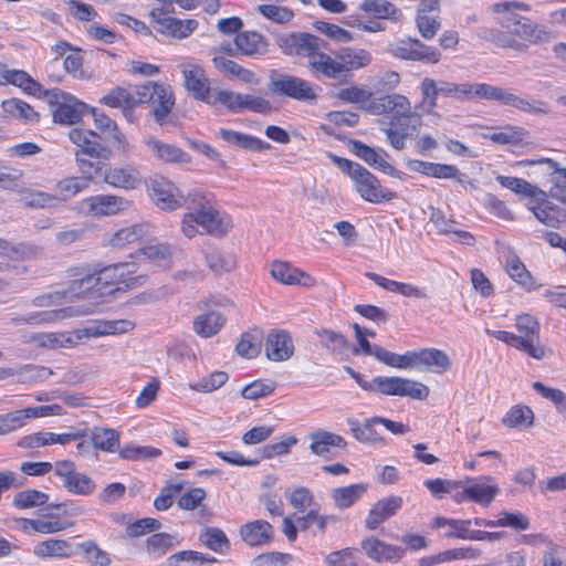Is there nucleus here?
Returning a JSON list of instances; mask_svg holds the SVG:
<instances>
[{
  "instance_id": "48",
  "label": "nucleus",
  "mask_w": 566,
  "mask_h": 566,
  "mask_svg": "<svg viewBox=\"0 0 566 566\" xmlns=\"http://www.w3.org/2000/svg\"><path fill=\"white\" fill-rule=\"evenodd\" d=\"M49 501V494L34 489L18 492L13 497V506L19 510L33 509L45 505Z\"/></svg>"
},
{
  "instance_id": "36",
  "label": "nucleus",
  "mask_w": 566,
  "mask_h": 566,
  "mask_svg": "<svg viewBox=\"0 0 566 566\" xmlns=\"http://www.w3.org/2000/svg\"><path fill=\"white\" fill-rule=\"evenodd\" d=\"M496 181L517 195H523L534 200L545 201L546 192L524 179L500 175L496 177Z\"/></svg>"
},
{
  "instance_id": "41",
  "label": "nucleus",
  "mask_w": 566,
  "mask_h": 566,
  "mask_svg": "<svg viewBox=\"0 0 566 566\" xmlns=\"http://www.w3.org/2000/svg\"><path fill=\"white\" fill-rule=\"evenodd\" d=\"M216 562L213 556L196 551H181L167 558L168 566H207Z\"/></svg>"
},
{
  "instance_id": "60",
  "label": "nucleus",
  "mask_w": 566,
  "mask_h": 566,
  "mask_svg": "<svg viewBox=\"0 0 566 566\" xmlns=\"http://www.w3.org/2000/svg\"><path fill=\"white\" fill-rule=\"evenodd\" d=\"M373 356L390 367L411 368V352H407L405 355H398L378 345Z\"/></svg>"
},
{
  "instance_id": "63",
  "label": "nucleus",
  "mask_w": 566,
  "mask_h": 566,
  "mask_svg": "<svg viewBox=\"0 0 566 566\" xmlns=\"http://www.w3.org/2000/svg\"><path fill=\"white\" fill-rule=\"evenodd\" d=\"M527 135L523 127L506 126L503 132L493 133L490 140L499 145H517L522 143Z\"/></svg>"
},
{
  "instance_id": "49",
  "label": "nucleus",
  "mask_w": 566,
  "mask_h": 566,
  "mask_svg": "<svg viewBox=\"0 0 566 566\" xmlns=\"http://www.w3.org/2000/svg\"><path fill=\"white\" fill-rule=\"evenodd\" d=\"M4 78L6 84L15 85L32 95L42 91L41 84L22 70H7Z\"/></svg>"
},
{
  "instance_id": "56",
  "label": "nucleus",
  "mask_w": 566,
  "mask_h": 566,
  "mask_svg": "<svg viewBox=\"0 0 566 566\" xmlns=\"http://www.w3.org/2000/svg\"><path fill=\"white\" fill-rule=\"evenodd\" d=\"M507 274L518 284L527 290L534 287V282L531 273L526 270L525 265L520 261L516 255L507 259L506 263Z\"/></svg>"
},
{
  "instance_id": "18",
  "label": "nucleus",
  "mask_w": 566,
  "mask_h": 566,
  "mask_svg": "<svg viewBox=\"0 0 566 566\" xmlns=\"http://www.w3.org/2000/svg\"><path fill=\"white\" fill-rule=\"evenodd\" d=\"M82 210L93 216L115 214L128 207V201L119 196L97 195L82 201Z\"/></svg>"
},
{
  "instance_id": "30",
  "label": "nucleus",
  "mask_w": 566,
  "mask_h": 566,
  "mask_svg": "<svg viewBox=\"0 0 566 566\" xmlns=\"http://www.w3.org/2000/svg\"><path fill=\"white\" fill-rule=\"evenodd\" d=\"M145 144L151 151L153 156L165 163H187L189 161L188 154L181 148L164 143L155 137L145 139Z\"/></svg>"
},
{
  "instance_id": "1",
  "label": "nucleus",
  "mask_w": 566,
  "mask_h": 566,
  "mask_svg": "<svg viewBox=\"0 0 566 566\" xmlns=\"http://www.w3.org/2000/svg\"><path fill=\"white\" fill-rule=\"evenodd\" d=\"M363 108L373 115H388V122L380 119L379 124L385 125L381 129L396 150L403 149L406 140L415 138L422 126L421 115L412 111L409 98L401 94L374 98Z\"/></svg>"
},
{
  "instance_id": "8",
  "label": "nucleus",
  "mask_w": 566,
  "mask_h": 566,
  "mask_svg": "<svg viewBox=\"0 0 566 566\" xmlns=\"http://www.w3.org/2000/svg\"><path fill=\"white\" fill-rule=\"evenodd\" d=\"M44 96L51 106L53 120L56 124L75 125L90 111L87 104L60 88L46 90Z\"/></svg>"
},
{
  "instance_id": "5",
  "label": "nucleus",
  "mask_w": 566,
  "mask_h": 566,
  "mask_svg": "<svg viewBox=\"0 0 566 566\" xmlns=\"http://www.w3.org/2000/svg\"><path fill=\"white\" fill-rule=\"evenodd\" d=\"M137 102L148 104L150 107L149 116L159 126L170 123V114L175 106V94L169 85L147 81L142 85H136Z\"/></svg>"
},
{
  "instance_id": "43",
  "label": "nucleus",
  "mask_w": 566,
  "mask_h": 566,
  "mask_svg": "<svg viewBox=\"0 0 566 566\" xmlns=\"http://www.w3.org/2000/svg\"><path fill=\"white\" fill-rule=\"evenodd\" d=\"M178 545L176 537L168 533H156L146 539L147 554L153 558H160Z\"/></svg>"
},
{
  "instance_id": "32",
  "label": "nucleus",
  "mask_w": 566,
  "mask_h": 566,
  "mask_svg": "<svg viewBox=\"0 0 566 566\" xmlns=\"http://www.w3.org/2000/svg\"><path fill=\"white\" fill-rule=\"evenodd\" d=\"M234 44L244 55H263L268 52V42L264 36L254 31L240 32L235 35Z\"/></svg>"
},
{
  "instance_id": "12",
  "label": "nucleus",
  "mask_w": 566,
  "mask_h": 566,
  "mask_svg": "<svg viewBox=\"0 0 566 566\" xmlns=\"http://www.w3.org/2000/svg\"><path fill=\"white\" fill-rule=\"evenodd\" d=\"M54 472L63 480L65 490L72 494L86 496L95 491V482L87 474L77 472L75 463L70 460L55 462Z\"/></svg>"
},
{
  "instance_id": "10",
  "label": "nucleus",
  "mask_w": 566,
  "mask_h": 566,
  "mask_svg": "<svg viewBox=\"0 0 566 566\" xmlns=\"http://www.w3.org/2000/svg\"><path fill=\"white\" fill-rule=\"evenodd\" d=\"M69 138L80 148L75 154L98 160H109L113 156L112 148L103 143L104 138L97 132L73 128L69 132Z\"/></svg>"
},
{
  "instance_id": "19",
  "label": "nucleus",
  "mask_w": 566,
  "mask_h": 566,
  "mask_svg": "<svg viewBox=\"0 0 566 566\" xmlns=\"http://www.w3.org/2000/svg\"><path fill=\"white\" fill-rule=\"evenodd\" d=\"M294 344L286 331L273 329L268 334L265 355L272 361H284L293 356Z\"/></svg>"
},
{
  "instance_id": "39",
  "label": "nucleus",
  "mask_w": 566,
  "mask_h": 566,
  "mask_svg": "<svg viewBox=\"0 0 566 566\" xmlns=\"http://www.w3.org/2000/svg\"><path fill=\"white\" fill-rule=\"evenodd\" d=\"M547 198V196L545 197ZM537 206L531 208L536 219L543 224L557 228L566 219V212L558 210L552 202L536 200Z\"/></svg>"
},
{
  "instance_id": "38",
  "label": "nucleus",
  "mask_w": 566,
  "mask_h": 566,
  "mask_svg": "<svg viewBox=\"0 0 566 566\" xmlns=\"http://www.w3.org/2000/svg\"><path fill=\"white\" fill-rule=\"evenodd\" d=\"M2 108L7 114L23 120L25 124H35L40 120V114L27 102L19 98L3 101Z\"/></svg>"
},
{
  "instance_id": "61",
  "label": "nucleus",
  "mask_w": 566,
  "mask_h": 566,
  "mask_svg": "<svg viewBox=\"0 0 566 566\" xmlns=\"http://www.w3.org/2000/svg\"><path fill=\"white\" fill-rule=\"evenodd\" d=\"M536 164L546 165L552 170L551 181L557 189L566 188V168H560L557 161L551 158H541L538 160L527 159L520 163L523 166Z\"/></svg>"
},
{
  "instance_id": "15",
  "label": "nucleus",
  "mask_w": 566,
  "mask_h": 566,
  "mask_svg": "<svg viewBox=\"0 0 566 566\" xmlns=\"http://www.w3.org/2000/svg\"><path fill=\"white\" fill-rule=\"evenodd\" d=\"M96 129L103 135L104 142L112 144L118 151L127 153L129 144L115 120L96 108H90Z\"/></svg>"
},
{
  "instance_id": "31",
  "label": "nucleus",
  "mask_w": 566,
  "mask_h": 566,
  "mask_svg": "<svg viewBox=\"0 0 566 566\" xmlns=\"http://www.w3.org/2000/svg\"><path fill=\"white\" fill-rule=\"evenodd\" d=\"M221 138L230 144L234 145L239 148L251 150V151H263L271 148V145L258 137L252 135L243 134L235 130H230L226 128H221L219 132Z\"/></svg>"
},
{
  "instance_id": "44",
  "label": "nucleus",
  "mask_w": 566,
  "mask_h": 566,
  "mask_svg": "<svg viewBox=\"0 0 566 566\" xmlns=\"http://www.w3.org/2000/svg\"><path fill=\"white\" fill-rule=\"evenodd\" d=\"M91 440L96 449L105 452H115L119 448V433L115 429L95 427Z\"/></svg>"
},
{
  "instance_id": "22",
  "label": "nucleus",
  "mask_w": 566,
  "mask_h": 566,
  "mask_svg": "<svg viewBox=\"0 0 566 566\" xmlns=\"http://www.w3.org/2000/svg\"><path fill=\"white\" fill-rule=\"evenodd\" d=\"M531 7L522 1H502L493 4V11L499 14L497 23L510 31L512 34L514 28H517L521 22L526 18L518 13V11H530Z\"/></svg>"
},
{
  "instance_id": "23",
  "label": "nucleus",
  "mask_w": 566,
  "mask_h": 566,
  "mask_svg": "<svg viewBox=\"0 0 566 566\" xmlns=\"http://www.w3.org/2000/svg\"><path fill=\"white\" fill-rule=\"evenodd\" d=\"M401 506L402 499L398 495H390L377 501L369 510L365 526L368 530H376L382 522L394 516Z\"/></svg>"
},
{
  "instance_id": "46",
  "label": "nucleus",
  "mask_w": 566,
  "mask_h": 566,
  "mask_svg": "<svg viewBox=\"0 0 566 566\" xmlns=\"http://www.w3.org/2000/svg\"><path fill=\"white\" fill-rule=\"evenodd\" d=\"M315 334L319 339V345L326 348L332 354H343L349 347L348 339L338 332L327 328H321L316 329Z\"/></svg>"
},
{
  "instance_id": "24",
  "label": "nucleus",
  "mask_w": 566,
  "mask_h": 566,
  "mask_svg": "<svg viewBox=\"0 0 566 566\" xmlns=\"http://www.w3.org/2000/svg\"><path fill=\"white\" fill-rule=\"evenodd\" d=\"M492 481V476L489 475L467 479L464 482L469 500L483 506H489L495 495L500 492L496 484H490Z\"/></svg>"
},
{
  "instance_id": "13",
  "label": "nucleus",
  "mask_w": 566,
  "mask_h": 566,
  "mask_svg": "<svg viewBox=\"0 0 566 566\" xmlns=\"http://www.w3.org/2000/svg\"><path fill=\"white\" fill-rule=\"evenodd\" d=\"M354 181L356 191L368 202L380 203L390 201L396 197L392 191L382 188L378 178L366 168L357 174V178Z\"/></svg>"
},
{
  "instance_id": "53",
  "label": "nucleus",
  "mask_w": 566,
  "mask_h": 566,
  "mask_svg": "<svg viewBox=\"0 0 566 566\" xmlns=\"http://www.w3.org/2000/svg\"><path fill=\"white\" fill-rule=\"evenodd\" d=\"M506 91L505 88L486 83L470 84V95H468V98L496 101L503 105Z\"/></svg>"
},
{
  "instance_id": "21",
  "label": "nucleus",
  "mask_w": 566,
  "mask_h": 566,
  "mask_svg": "<svg viewBox=\"0 0 566 566\" xmlns=\"http://www.w3.org/2000/svg\"><path fill=\"white\" fill-rule=\"evenodd\" d=\"M240 536L249 546H264L274 539V527L265 520L247 522L240 527Z\"/></svg>"
},
{
  "instance_id": "51",
  "label": "nucleus",
  "mask_w": 566,
  "mask_h": 566,
  "mask_svg": "<svg viewBox=\"0 0 566 566\" xmlns=\"http://www.w3.org/2000/svg\"><path fill=\"white\" fill-rule=\"evenodd\" d=\"M534 421V412L527 406H514L503 418V423L509 428L531 427Z\"/></svg>"
},
{
  "instance_id": "59",
  "label": "nucleus",
  "mask_w": 566,
  "mask_h": 566,
  "mask_svg": "<svg viewBox=\"0 0 566 566\" xmlns=\"http://www.w3.org/2000/svg\"><path fill=\"white\" fill-rule=\"evenodd\" d=\"M145 233L146 229L144 224H133L115 232L111 239V244L113 247L120 248L128 243L138 241L145 235Z\"/></svg>"
},
{
  "instance_id": "55",
  "label": "nucleus",
  "mask_w": 566,
  "mask_h": 566,
  "mask_svg": "<svg viewBox=\"0 0 566 566\" xmlns=\"http://www.w3.org/2000/svg\"><path fill=\"white\" fill-rule=\"evenodd\" d=\"M201 542L216 553H224L230 548L226 533L218 527H207L200 535Z\"/></svg>"
},
{
  "instance_id": "54",
  "label": "nucleus",
  "mask_w": 566,
  "mask_h": 566,
  "mask_svg": "<svg viewBox=\"0 0 566 566\" xmlns=\"http://www.w3.org/2000/svg\"><path fill=\"white\" fill-rule=\"evenodd\" d=\"M136 97V85L133 91L116 86L112 88L108 94L104 95L99 99V103L113 108H123L125 105H128V103H133Z\"/></svg>"
},
{
  "instance_id": "4",
  "label": "nucleus",
  "mask_w": 566,
  "mask_h": 566,
  "mask_svg": "<svg viewBox=\"0 0 566 566\" xmlns=\"http://www.w3.org/2000/svg\"><path fill=\"white\" fill-rule=\"evenodd\" d=\"M185 205L188 214L197 219V226L214 237H223L232 227L231 219L216 208L214 196L210 192L192 190L185 198Z\"/></svg>"
},
{
  "instance_id": "2",
  "label": "nucleus",
  "mask_w": 566,
  "mask_h": 566,
  "mask_svg": "<svg viewBox=\"0 0 566 566\" xmlns=\"http://www.w3.org/2000/svg\"><path fill=\"white\" fill-rule=\"evenodd\" d=\"M371 61L373 56L367 50L347 46L339 49L334 57L327 53L321 56L319 62L315 63V69L319 71L321 78L347 83L354 70L366 67Z\"/></svg>"
},
{
  "instance_id": "40",
  "label": "nucleus",
  "mask_w": 566,
  "mask_h": 566,
  "mask_svg": "<svg viewBox=\"0 0 566 566\" xmlns=\"http://www.w3.org/2000/svg\"><path fill=\"white\" fill-rule=\"evenodd\" d=\"M202 252L208 268L218 275L230 272L235 266V259L229 253H223L216 248H208Z\"/></svg>"
},
{
  "instance_id": "45",
  "label": "nucleus",
  "mask_w": 566,
  "mask_h": 566,
  "mask_svg": "<svg viewBox=\"0 0 566 566\" xmlns=\"http://www.w3.org/2000/svg\"><path fill=\"white\" fill-rule=\"evenodd\" d=\"M34 555L41 558L46 557H70L71 545L65 539L49 538L35 545Z\"/></svg>"
},
{
  "instance_id": "26",
  "label": "nucleus",
  "mask_w": 566,
  "mask_h": 566,
  "mask_svg": "<svg viewBox=\"0 0 566 566\" xmlns=\"http://www.w3.org/2000/svg\"><path fill=\"white\" fill-rule=\"evenodd\" d=\"M363 549L366 554L376 562H399L406 549L400 546L387 544L378 538H367L361 543Z\"/></svg>"
},
{
  "instance_id": "25",
  "label": "nucleus",
  "mask_w": 566,
  "mask_h": 566,
  "mask_svg": "<svg viewBox=\"0 0 566 566\" xmlns=\"http://www.w3.org/2000/svg\"><path fill=\"white\" fill-rule=\"evenodd\" d=\"M150 191L153 201L163 210H175L181 206L178 189L164 178L154 180Z\"/></svg>"
},
{
  "instance_id": "52",
  "label": "nucleus",
  "mask_w": 566,
  "mask_h": 566,
  "mask_svg": "<svg viewBox=\"0 0 566 566\" xmlns=\"http://www.w3.org/2000/svg\"><path fill=\"white\" fill-rule=\"evenodd\" d=\"M213 63L218 70L238 77L243 83H253L255 80V75L252 71L244 69L232 60L226 59L223 56H216L213 59Z\"/></svg>"
},
{
  "instance_id": "20",
  "label": "nucleus",
  "mask_w": 566,
  "mask_h": 566,
  "mask_svg": "<svg viewBox=\"0 0 566 566\" xmlns=\"http://www.w3.org/2000/svg\"><path fill=\"white\" fill-rule=\"evenodd\" d=\"M272 277L286 285H301L311 287L315 285V279L308 273L294 268L289 262L274 261L271 264Z\"/></svg>"
},
{
  "instance_id": "27",
  "label": "nucleus",
  "mask_w": 566,
  "mask_h": 566,
  "mask_svg": "<svg viewBox=\"0 0 566 566\" xmlns=\"http://www.w3.org/2000/svg\"><path fill=\"white\" fill-rule=\"evenodd\" d=\"M75 314L76 311L73 307H64L59 310L31 312L22 316L13 317L11 321L14 325L40 326L56 323L67 317H72Z\"/></svg>"
},
{
  "instance_id": "17",
  "label": "nucleus",
  "mask_w": 566,
  "mask_h": 566,
  "mask_svg": "<svg viewBox=\"0 0 566 566\" xmlns=\"http://www.w3.org/2000/svg\"><path fill=\"white\" fill-rule=\"evenodd\" d=\"M185 86L193 98L213 104L210 99L211 88L205 70L197 64H188L182 70Z\"/></svg>"
},
{
  "instance_id": "16",
  "label": "nucleus",
  "mask_w": 566,
  "mask_h": 566,
  "mask_svg": "<svg viewBox=\"0 0 566 566\" xmlns=\"http://www.w3.org/2000/svg\"><path fill=\"white\" fill-rule=\"evenodd\" d=\"M103 180L107 185L124 190L138 188L143 182V176L132 165L108 167L103 171Z\"/></svg>"
},
{
  "instance_id": "42",
  "label": "nucleus",
  "mask_w": 566,
  "mask_h": 566,
  "mask_svg": "<svg viewBox=\"0 0 566 566\" xmlns=\"http://www.w3.org/2000/svg\"><path fill=\"white\" fill-rule=\"evenodd\" d=\"M263 340V332L259 328H253L243 333L240 342L237 344L235 350L241 357L252 359L255 358L261 352Z\"/></svg>"
},
{
  "instance_id": "62",
  "label": "nucleus",
  "mask_w": 566,
  "mask_h": 566,
  "mask_svg": "<svg viewBox=\"0 0 566 566\" xmlns=\"http://www.w3.org/2000/svg\"><path fill=\"white\" fill-rule=\"evenodd\" d=\"M161 454V450L154 447H143L135 444H127L119 450V457L124 460H146L157 458Z\"/></svg>"
},
{
  "instance_id": "37",
  "label": "nucleus",
  "mask_w": 566,
  "mask_h": 566,
  "mask_svg": "<svg viewBox=\"0 0 566 566\" xmlns=\"http://www.w3.org/2000/svg\"><path fill=\"white\" fill-rule=\"evenodd\" d=\"M368 485L366 483L350 484L333 490L332 499L338 509H347L358 501L366 492Z\"/></svg>"
},
{
  "instance_id": "29",
  "label": "nucleus",
  "mask_w": 566,
  "mask_h": 566,
  "mask_svg": "<svg viewBox=\"0 0 566 566\" xmlns=\"http://www.w3.org/2000/svg\"><path fill=\"white\" fill-rule=\"evenodd\" d=\"M308 438L312 441L310 444L312 453L323 458L327 457L333 447L344 449L347 446V442L342 436L326 430L314 431L310 433Z\"/></svg>"
},
{
  "instance_id": "14",
  "label": "nucleus",
  "mask_w": 566,
  "mask_h": 566,
  "mask_svg": "<svg viewBox=\"0 0 566 566\" xmlns=\"http://www.w3.org/2000/svg\"><path fill=\"white\" fill-rule=\"evenodd\" d=\"M350 150L367 165L388 174L391 177L401 178L402 172L386 161L388 154L384 149L376 150L370 146L355 139L349 140Z\"/></svg>"
},
{
  "instance_id": "28",
  "label": "nucleus",
  "mask_w": 566,
  "mask_h": 566,
  "mask_svg": "<svg viewBox=\"0 0 566 566\" xmlns=\"http://www.w3.org/2000/svg\"><path fill=\"white\" fill-rule=\"evenodd\" d=\"M512 34L535 45L546 43L554 38V33L545 25L533 22L528 18H525L517 28H514Z\"/></svg>"
},
{
  "instance_id": "33",
  "label": "nucleus",
  "mask_w": 566,
  "mask_h": 566,
  "mask_svg": "<svg viewBox=\"0 0 566 566\" xmlns=\"http://www.w3.org/2000/svg\"><path fill=\"white\" fill-rule=\"evenodd\" d=\"M224 324L226 317L220 312L209 311L195 317L193 331L198 336L209 338L218 334Z\"/></svg>"
},
{
  "instance_id": "58",
  "label": "nucleus",
  "mask_w": 566,
  "mask_h": 566,
  "mask_svg": "<svg viewBox=\"0 0 566 566\" xmlns=\"http://www.w3.org/2000/svg\"><path fill=\"white\" fill-rule=\"evenodd\" d=\"M78 548L84 553L85 560L93 566H108L112 562L109 554L99 548L94 541L81 543Z\"/></svg>"
},
{
  "instance_id": "6",
  "label": "nucleus",
  "mask_w": 566,
  "mask_h": 566,
  "mask_svg": "<svg viewBox=\"0 0 566 566\" xmlns=\"http://www.w3.org/2000/svg\"><path fill=\"white\" fill-rule=\"evenodd\" d=\"M129 266L128 263H117L102 269H77V272L74 274L75 279L70 284V292L75 294L82 291H90L97 285H103L104 287L118 285L126 273L130 274L134 272Z\"/></svg>"
},
{
  "instance_id": "35",
  "label": "nucleus",
  "mask_w": 566,
  "mask_h": 566,
  "mask_svg": "<svg viewBox=\"0 0 566 566\" xmlns=\"http://www.w3.org/2000/svg\"><path fill=\"white\" fill-rule=\"evenodd\" d=\"M376 419H379V417H371L361 423L356 419L348 418L347 424L357 441L361 443H377L381 442L382 438L374 428L375 424L379 423Z\"/></svg>"
},
{
  "instance_id": "47",
  "label": "nucleus",
  "mask_w": 566,
  "mask_h": 566,
  "mask_svg": "<svg viewBox=\"0 0 566 566\" xmlns=\"http://www.w3.org/2000/svg\"><path fill=\"white\" fill-rule=\"evenodd\" d=\"M360 9L377 19L398 20L401 15L400 10L387 0H364Z\"/></svg>"
},
{
  "instance_id": "57",
  "label": "nucleus",
  "mask_w": 566,
  "mask_h": 566,
  "mask_svg": "<svg viewBox=\"0 0 566 566\" xmlns=\"http://www.w3.org/2000/svg\"><path fill=\"white\" fill-rule=\"evenodd\" d=\"M400 385H403L402 378L400 377L377 376L370 380L371 388L369 391L388 396H399V394H403Z\"/></svg>"
},
{
  "instance_id": "34",
  "label": "nucleus",
  "mask_w": 566,
  "mask_h": 566,
  "mask_svg": "<svg viewBox=\"0 0 566 566\" xmlns=\"http://www.w3.org/2000/svg\"><path fill=\"white\" fill-rule=\"evenodd\" d=\"M416 365H424L427 367H437L440 371L450 368L451 360L449 356L437 348H424L419 352H411V367Z\"/></svg>"
},
{
  "instance_id": "11",
  "label": "nucleus",
  "mask_w": 566,
  "mask_h": 566,
  "mask_svg": "<svg viewBox=\"0 0 566 566\" xmlns=\"http://www.w3.org/2000/svg\"><path fill=\"white\" fill-rule=\"evenodd\" d=\"M515 326L518 332L517 349L535 359H542L545 356V348L539 344L538 321L528 314H523L517 316Z\"/></svg>"
},
{
  "instance_id": "50",
  "label": "nucleus",
  "mask_w": 566,
  "mask_h": 566,
  "mask_svg": "<svg viewBox=\"0 0 566 566\" xmlns=\"http://www.w3.org/2000/svg\"><path fill=\"white\" fill-rule=\"evenodd\" d=\"M298 442L295 436L285 434L277 442L264 444L258 450L261 459H272L274 457H282L290 453L291 448Z\"/></svg>"
},
{
  "instance_id": "3",
  "label": "nucleus",
  "mask_w": 566,
  "mask_h": 566,
  "mask_svg": "<svg viewBox=\"0 0 566 566\" xmlns=\"http://www.w3.org/2000/svg\"><path fill=\"white\" fill-rule=\"evenodd\" d=\"M275 44L286 56L307 59V67L312 75L321 80V73L315 69V63L319 62L321 56L326 55L321 51L327 44L324 40L310 32H287L276 35Z\"/></svg>"
},
{
  "instance_id": "64",
  "label": "nucleus",
  "mask_w": 566,
  "mask_h": 566,
  "mask_svg": "<svg viewBox=\"0 0 566 566\" xmlns=\"http://www.w3.org/2000/svg\"><path fill=\"white\" fill-rule=\"evenodd\" d=\"M532 387L542 397L551 400L558 412H566V394L564 391L557 388L547 387L541 381L533 382Z\"/></svg>"
},
{
  "instance_id": "7",
  "label": "nucleus",
  "mask_w": 566,
  "mask_h": 566,
  "mask_svg": "<svg viewBox=\"0 0 566 566\" xmlns=\"http://www.w3.org/2000/svg\"><path fill=\"white\" fill-rule=\"evenodd\" d=\"M268 88L276 96L289 97L298 102L313 104L317 99V87L314 84L302 77L281 73L276 70L271 71Z\"/></svg>"
},
{
  "instance_id": "9",
  "label": "nucleus",
  "mask_w": 566,
  "mask_h": 566,
  "mask_svg": "<svg viewBox=\"0 0 566 566\" xmlns=\"http://www.w3.org/2000/svg\"><path fill=\"white\" fill-rule=\"evenodd\" d=\"M220 103L232 113H239L242 109L260 114H269L272 112L270 101L251 94L237 93L229 90H218L213 104Z\"/></svg>"
}]
</instances>
